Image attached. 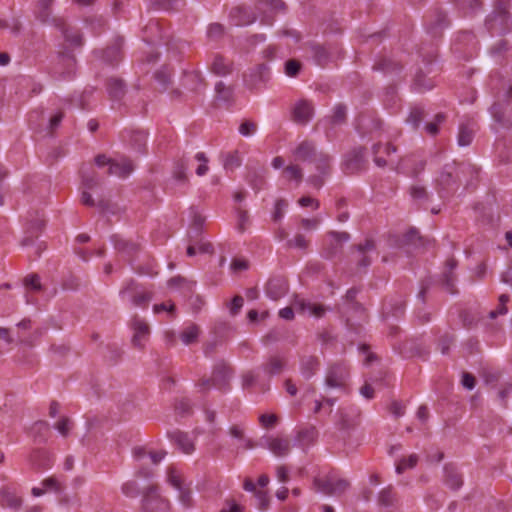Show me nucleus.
Segmentation results:
<instances>
[{
    "label": "nucleus",
    "mask_w": 512,
    "mask_h": 512,
    "mask_svg": "<svg viewBox=\"0 0 512 512\" xmlns=\"http://www.w3.org/2000/svg\"><path fill=\"white\" fill-rule=\"evenodd\" d=\"M291 155L296 163H307L314 167L315 173L307 178V183L319 190L325 183L332 171V157L318 150L316 143L312 140H303L291 150Z\"/></svg>",
    "instance_id": "nucleus-1"
},
{
    "label": "nucleus",
    "mask_w": 512,
    "mask_h": 512,
    "mask_svg": "<svg viewBox=\"0 0 512 512\" xmlns=\"http://www.w3.org/2000/svg\"><path fill=\"white\" fill-rule=\"evenodd\" d=\"M469 174L471 177L477 176V169L471 164H447L444 166L439 177L436 179V189L441 197H445L454 192L458 187V182L462 181V176Z\"/></svg>",
    "instance_id": "nucleus-2"
},
{
    "label": "nucleus",
    "mask_w": 512,
    "mask_h": 512,
    "mask_svg": "<svg viewBox=\"0 0 512 512\" xmlns=\"http://www.w3.org/2000/svg\"><path fill=\"white\" fill-rule=\"evenodd\" d=\"M295 311L300 314L322 317L325 314V308L321 304L312 303L305 298L295 296L291 307H285L279 311V316L285 320H292Z\"/></svg>",
    "instance_id": "nucleus-3"
},
{
    "label": "nucleus",
    "mask_w": 512,
    "mask_h": 512,
    "mask_svg": "<svg viewBox=\"0 0 512 512\" xmlns=\"http://www.w3.org/2000/svg\"><path fill=\"white\" fill-rule=\"evenodd\" d=\"M101 185L100 179L94 172L85 173L82 170V187L83 191L81 194V203L88 207H98L101 210H105L109 207V202L105 198L99 196L97 200H95L92 195L89 193L90 190H94L95 188Z\"/></svg>",
    "instance_id": "nucleus-4"
},
{
    "label": "nucleus",
    "mask_w": 512,
    "mask_h": 512,
    "mask_svg": "<svg viewBox=\"0 0 512 512\" xmlns=\"http://www.w3.org/2000/svg\"><path fill=\"white\" fill-rule=\"evenodd\" d=\"M307 52L312 61L320 67H325L341 57V49L331 44L323 45L311 42L307 47Z\"/></svg>",
    "instance_id": "nucleus-5"
},
{
    "label": "nucleus",
    "mask_w": 512,
    "mask_h": 512,
    "mask_svg": "<svg viewBox=\"0 0 512 512\" xmlns=\"http://www.w3.org/2000/svg\"><path fill=\"white\" fill-rule=\"evenodd\" d=\"M51 72L58 79H71L76 72V59L73 53L66 48L59 51Z\"/></svg>",
    "instance_id": "nucleus-6"
},
{
    "label": "nucleus",
    "mask_w": 512,
    "mask_h": 512,
    "mask_svg": "<svg viewBox=\"0 0 512 512\" xmlns=\"http://www.w3.org/2000/svg\"><path fill=\"white\" fill-rule=\"evenodd\" d=\"M50 25L60 32L67 47H82V33L76 27L71 26L63 17H54Z\"/></svg>",
    "instance_id": "nucleus-7"
},
{
    "label": "nucleus",
    "mask_w": 512,
    "mask_h": 512,
    "mask_svg": "<svg viewBox=\"0 0 512 512\" xmlns=\"http://www.w3.org/2000/svg\"><path fill=\"white\" fill-rule=\"evenodd\" d=\"M486 27L492 35H502L512 28L510 16L505 8H498L486 19Z\"/></svg>",
    "instance_id": "nucleus-8"
},
{
    "label": "nucleus",
    "mask_w": 512,
    "mask_h": 512,
    "mask_svg": "<svg viewBox=\"0 0 512 512\" xmlns=\"http://www.w3.org/2000/svg\"><path fill=\"white\" fill-rule=\"evenodd\" d=\"M366 168L365 148H354L344 156L342 169L346 174H357L366 170Z\"/></svg>",
    "instance_id": "nucleus-9"
},
{
    "label": "nucleus",
    "mask_w": 512,
    "mask_h": 512,
    "mask_svg": "<svg viewBox=\"0 0 512 512\" xmlns=\"http://www.w3.org/2000/svg\"><path fill=\"white\" fill-rule=\"evenodd\" d=\"M169 510V501L159 495L155 486H150L143 496L142 512H168Z\"/></svg>",
    "instance_id": "nucleus-10"
},
{
    "label": "nucleus",
    "mask_w": 512,
    "mask_h": 512,
    "mask_svg": "<svg viewBox=\"0 0 512 512\" xmlns=\"http://www.w3.org/2000/svg\"><path fill=\"white\" fill-rule=\"evenodd\" d=\"M326 238L324 257L331 259L341 251L342 245L350 240V234L347 232L329 231L326 234Z\"/></svg>",
    "instance_id": "nucleus-11"
},
{
    "label": "nucleus",
    "mask_w": 512,
    "mask_h": 512,
    "mask_svg": "<svg viewBox=\"0 0 512 512\" xmlns=\"http://www.w3.org/2000/svg\"><path fill=\"white\" fill-rule=\"evenodd\" d=\"M131 328L133 330L132 345L135 348L143 349L150 335L148 323L140 317L134 316L131 320Z\"/></svg>",
    "instance_id": "nucleus-12"
},
{
    "label": "nucleus",
    "mask_w": 512,
    "mask_h": 512,
    "mask_svg": "<svg viewBox=\"0 0 512 512\" xmlns=\"http://www.w3.org/2000/svg\"><path fill=\"white\" fill-rule=\"evenodd\" d=\"M349 371L344 363H336L332 365L326 375V385L330 388H342L348 378Z\"/></svg>",
    "instance_id": "nucleus-13"
},
{
    "label": "nucleus",
    "mask_w": 512,
    "mask_h": 512,
    "mask_svg": "<svg viewBox=\"0 0 512 512\" xmlns=\"http://www.w3.org/2000/svg\"><path fill=\"white\" fill-rule=\"evenodd\" d=\"M477 129L478 125L474 119L465 118L459 124V131L457 136L458 145L462 147L469 146L473 141Z\"/></svg>",
    "instance_id": "nucleus-14"
},
{
    "label": "nucleus",
    "mask_w": 512,
    "mask_h": 512,
    "mask_svg": "<svg viewBox=\"0 0 512 512\" xmlns=\"http://www.w3.org/2000/svg\"><path fill=\"white\" fill-rule=\"evenodd\" d=\"M126 294H132L131 302L138 307H146L148 302L152 299V295L149 292H136V282L134 280L127 282L121 289L120 296L125 297Z\"/></svg>",
    "instance_id": "nucleus-15"
},
{
    "label": "nucleus",
    "mask_w": 512,
    "mask_h": 512,
    "mask_svg": "<svg viewBox=\"0 0 512 512\" xmlns=\"http://www.w3.org/2000/svg\"><path fill=\"white\" fill-rule=\"evenodd\" d=\"M288 292V283L282 277H273L271 278L265 288V293L267 297L272 300H279L284 297Z\"/></svg>",
    "instance_id": "nucleus-16"
},
{
    "label": "nucleus",
    "mask_w": 512,
    "mask_h": 512,
    "mask_svg": "<svg viewBox=\"0 0 512 512\" xmlns=\"http://www.w3.org/2000/svg\"><path fill=\"white\" fill-rule=\"evenodd\" d=\"M270 72L269 67L265 64L257 65L245 77V83L249 88H256L260 84H264L269 80Z\"/></svg>",
    "instance_id": "nucleus-17"
},
{
    "label": "nucleus",
    "mask_w": 512,
    "mask_h": 512,
    "mask_svg": "<svg viewBox=\"0 0 512 512\" xmlns=\"http://www.w3.org/2000/svg\"><path fill=\"white\" fill-rule=\"evenodd\" d=\"M313 116V106L306 100L297 102L292 110V120L301 125H305Z\"/></svg>",
    "instance_id": "nucleus-18"
},
{
    "label": "nucleus",
    "mask_w": 512,
    "mask_h": 512,
    "mask_svg": "<svg viewBox=\"0 0 512 512\" xmlns=\"http://www.w3.org/2000/svg\"><path fill=\"white\" fill-rule=\"evenodd\" d=\"M231 375H232V369L226 362H224V361L217 362L214 365L213 371H212L213 386L218 387V388L225 386L228 383Z\"/></svg>",
    "instance_id": "nucleus-19"
},
{
    "label": "nucleus",
    "mask_w": 512,
    "mask_h": 512,
    "mask_svg": "<svg viewBox=\"0 0 512 512\" xmlns=\"http://www.w3.org/2000/svg\"><path fill=\"white\" fill-rule=\"evenodd\" d=\"M209 70L216 76L225 77L233 71V62L220 54H215L209 65Z\"/></svg>",
    "instance_id": "nucleus-20"
},
{
    "label": "nucleus",
    "mask_w": 512,
    "mask_h": 512,
    "mask_svg": "<svg viewBox=\"0 0 512 512\" xmlns=\"http://www.w3.org/2000/svg\"><path fill=\"white\" fill-rule=\"evenodd\" d=\"M493 119L501 125V127L512 130V107L504 109L501 103H494L490 108Z\"/></svg>",
    "instance_id": "nucleus-21"
},
{
    "label": "nucleus",
    "mask_w": 512,
    "mask_h": 512,
    "mask_svg": "<svg viewBox=\"0 0 512 512\" xmlns=\"http://www.w3.org/2000/svg\"><path fill=\"white\" fill-rule=\"evenodd\" d=\"M287 365V359L284 356L273 355L270 356L265 363L262 364L261 369L269 377L281 374Z\"/></svg>",
    "instance_id": "nucleus-22"
},
{
    "label": "nucleus",
    "mask_w": 512,
    "mask_h": 512,
    "mask_svg": "<svg viewBox=\"0 0 512 512\" xmlns=\"http://www.w3.org/2000/svg\"><path fill=\"white\" fill-rule=\"evenodd\" d=\"M111 241L114 244V248L129 257L134 256L140 250V244L129 239H125L120 235H113Z\"/></svg>",
    "instance_id": "nucleus-23"
},
{
    "label": "nucleus",
    "mask_w": 512,
    "mask_h": 512,
    "mask_svg": "<svg viewBox=\"0 0 512 512\" xmlns=\"http://www.w3.org/2000/svg\"><path fill=\"white\" fill-rule=\"evenodd\" d=\"M122 45L123 38H116L110 46L101 52L103 60L112 65L119 63L122 59Z\"/></svg>",
    "instance_id": "nucleus-24"
},
{
    "label": "nucleus",
    "mask_w": 512,
    "mask_h": 512,
    "mask_svg": "<svg viewBox=\"0 0 512 512\" xmlns=\"http://www.w3.org/2000/svg\"><path fill=\"white\" fill-rule=\"evenodd\" d=\"M168 436L183 453L190 454L194 451V442L190 439L187 433L175 430L169 432Z\"/></svg>",
    "instance_id": "nucleus-25"
},
{
    "label": "nucleus",
    "mask_w": 512,
    "mask_h": 512,
    "mask_svg": "<svg viewBox=\"0 0 512 512\" xmlns=\"http://www.w3.org/2000/svg\"><path fill=\"white\" fill-rule=\"evenodd\" d=\"M134 164L128 158H122L119 161L114 160L108 169V175H115L119 178H126L134 171Z\"/></svg>",
    "instance_id": "nucleus-26"
},
{
    "label": "nucleus",
    "mask_w": 512,
    "mask_h": 512,
    "mask_svg": "<svg viewBox=\"0 0 512 512\" xmlns=\"http://www.w3.org/2000/svg\"><path fill=\"white\" fill-rule=\"evenodd\" d=\"M55 0H36L35 4V16L36 18L44 23L51 24L52 19V7Z\"/></svg>",
    "instance_id": "nucleus-27"
},
{
    "label": "nucleus",
    "mask_w": 512,
    "mask_h": 512,
    "mask_svg": "<svg viewBox=\"0 0 512 512\" xmlns=\"http://www.w3.org/2000/svg\"><path fill=\"white\" fill-rule=\"evenodd\" d=\"M448 25L449 21L447 19L446 13L440 9H436L426 23L428 31L434 36H436L438 30H443L444 28L448 27Z\"/></svg>",
    "instance_id": "nucleus-28"
},
{
    "label": "nucleus",
    "mask_w": 512,
    "mask_h": 512,
    "mask_svg": "<svg viewBox=\"0 0 512 512\" xmlns=\"http://www.w3.org/2000/svg\"><path fill=\"white\" fill-rule=\"evenodd\" d=\"M205 80L200 72H186L183 78V86L190 91L200 93L205 87Z\"/></svg>",
    "instance_id": "nucleus-29"
},
{
    "label": "nucleus",
    "mask_w": 512,
    "mask_h": 512,
    "mask_svg": "<svg viewBox=\"0 0 512 512\" xmlns=\"http://www.w3.org/2000/svg\"><path fill=\"white\" fill-rule=\"evenodd\" d=\"M444 483L452 490H458L463 485L462 475L452 464L444 466Z\"/></svg>",
    "instance_id": "nucleus-30"
},
{
    "label": "nucleus",
    "mask_w": 512,
    "mask_h": 512,
    "mask_svg": "<svg viewBox=\"0 0 512 512\" xmlns=\"http://www.w3.org/2000/svg\"><path fill=\"white\" fill-rule=\"evenodd\" d=\"M266 446L276 456H286L290 451V441L286 438L269 437L266 439Z\"/></svg>",
    "instance_id": "nucleus-31"
},
{
    "label": "nucleus",
    "mask_w": 512,
    "mask_h": 512,
    "mask_svg": "<svg viewBox=\"0 0 512 512\" xmlns=\"http://www.w3.org/2000/svg\"><path fill=\"white\" fill-rule=\"evenodd\" d=\"M317 435L318 433L315 427L301 429L295 437V445L306 450L309 446L315 443Z\"/></svg>",
    "instance_id": "nucleus-32"
},
{
    "label": "nucleus",
    "mask_w": 512,
    "mask_h": 512,
    "mask_svg": "<svg viewBox=\"0 0 512 512\" xmlns=\"http://www.w3.org/2000/svg\"><path fill=\"white\" fill-rule=\"evenodd\" d=\"M382 122L379 119L361 117L359 129L363 130L362 134L370 133L372 138H378L381 135Z\"/></svg>",
    "instance_id": "nucleus-33"
},
{
    "label": "nucleus",
    "mask_w": 512,
    "mask_h": 512,
    "mask_svg": "<svg viewBox=\"0 0 512 512\" xmlns=\"http://www.w3.org/2000/svg\"><path fill=\"white\" fill-rule=\"evenodd\" d=\"M107 92L112 100H121L126 93V85L119 78H109L106 83Z\"/></svg>",
    "instance_id": "nucleus-34"
},
{
    "label": "nucleus",
    "mask_w": 512,
    "mask_h": 512,
    "mask_svg": "<svg viewBox=\"0 0 512 512\" xmlns=\"http://www.w3.org/2000/svg\"><path fill=\"white\" fill-rule=\"evenodd\" d=\"M360 254L361 258L358 260V267L366 269L371 265V259L366 254L370 251L375 250V242L372 239H366L363 244L353 246Z\"/></svg>",
    "instance_id": "nucleus-35"
},
{
    "label": "nucleus",
    "mask_w": 512,
    "mask_h": 512,
    "mask_svg": "<svg viewBox=\"0 0 512 512\" xmlns=\"http://www.w3.org/2000/svg\"><path fill=\"white\" fill-rule=\"evenodd\" d=\"M230 16L236 26H245L252 24L256 20V15L250 13L246 8L236 7L234 8Z\"/></svg>",
    "instance_id": "nucleus-36"
},
{
    "label": "nucleus",
    "mask_w": 512,
    "mask_h": 512,
    "mask_svg": "<svg viewBox=\"0 0 512 512\" xmlns=\"http://www.w3.org/2000/svg\"><path fill=\"white\" fill-rule=\"evenodd\" d=\"M320 363L315 356H304L300 362V371L304 378L310 379L319 369Z\"/></svg>",
    "instance_id": "nucleus-37"
},
{
    "label": "nucleus",
    "mask_w": 512,
    "mask_h": 512,
    "mask_svg": "<svg viewBox=\"0 0 512 512\" xmlns=\"http://www.w3.org/2000/svg\"><path fill=\"white\" fill-rule=\"evenodd\" d=\"M457 262L455 259H449L446 262L447 271L443 273L442 283L447 291L451 294L456 293L455 289V275L453 270L456 268Z\"/></svg>",
    "instance_id": "nucleus-38"
},
{
    "label": "nucleus",
    "mask_w": 512,
    "mask_h": 512,
    "mask_svg": "<svg viewBox=\"0 0 512 512\" xmlns=\"http://www.w3.org/2000/svg\"><path fill=\"white\" fill-rule=\"evenodd\" d=\"M30 458L33 465L40 469H47L52 465V457L50 453L43 449L34 450L31 453Z\"/></svg>",
    "instance_id": "nucleus-39"
},
{
    "label": "nucleus",
    "mask_w": 512,
    "mask_h": 512,
    "mask_svg": "<svg viewBox=\"0 0 512 512\" xmlns=\"http://www.w3.org/2000/svg\"><path fill=\"white\" fill-rule=\"evenodd\" d=\"M45 226V220L44 219H35L30 222L28 233L29 235L25 236L22 241L21 245L23 247L31 246L34 244V237L37 236V234L44 228Z\"/></svg>",
    "instance_id": "nucleus-40"
},
{
    "label": "nucleus",
    "mask_w": 512,
    "mask_h": 512,
    "mask_svg": "<svg viewBox=\"0 0 512 512\" xmlns=\"http://www.w3.org/2000/svg\"><path fill=\"white\" fill-rule=\"evenodd\" d=\"M282 173H283V176L288 181H294L297 186L300 185V183L303 181V178H304L303 169L296 162L290 163L289 165H287L283 169Z\"/></svg>",
    "instance_id": "nucleus-41"
},
{
    "label": "nucleus",
    "mask_w": 512,
    "mask_h": 512,
    "mask_svg": "<svg viewBox=\"0 0 512 512\" xmlns=\"http://www.w3.org/2000/svg\"><path fill=\"white\" fill-rule=\"evenodd\" d=\"M339 420L338 425L341 429H350L355 426L356 410L353 408H340L338 410Z\"/></svg>",
    "instance_id": "nucleus-42"
},
{
    "label": "nucleus",
    "mask_w": 512,
    "mask_h": 512,
    "mask_svg": "<svg viewBox=\"0 0 512 512\" xmlns=\"http://www.w3.org/2000/svg\"><path fill=\"white\" fill-rule=\"evenodd\" d=\"M22 498L17 496L14 492L3 489L1 491V505L9 507L13 510H19L22 506Z\"/></svg>",
    "instance_id": "nucleus-43"
},
{
    "label": "nucleus",
    "mask_w": 512,
    "mask_h": 512,
    "mask_svg": "<svg viewBox=\"0 0 512 512\" xmlns=\"http://www.w3.org/2000/svg\"><path fill=\"white\" fill-rule=\"evenodd\" d=\"M221 159L225 170L233 171L240 167L242 159L238 151H231L221 154Z\"/></svg>",
    "instance_id": "nucleus-44"
},
{
    "label": "nucleus",
    "mask_w": 512,
    "mask_h": 512,
    "mask_svg": "<svg viewBox=\"0 0 512 512\" xmlns=\"http://www.w3.org/2000/svg\"><path fill=\"white\" fill-rule=\"evenodd\" d=\"M382 149L386 155H390L391 153L396 152V148L394 146L386 145L383 147L380 143L374 144L372 151L374 154V162L378 167H385L387 165L386 160L382 156H379V153Z\"/></svg>",
    "instance_id": "nucleus-45"
},
{
    "label": "nucleus",
    "mask_w": 512,
    "mask_h": 512,
    "mask_svg": "<svg viewBox=\"0 0 512 512\" xmlns=\"http://www.w3.org/2000/svg\"><path fill=\"white\" fill-rule=\"evenodd\" d=\"M229 435L234 439H237L239 442L243 444V448L251 449L253 448V443L250 439L245 437V429L238 424H234L229 428Z\"/></svg>",
    "instance_id": "nucleus-46"
},
{
    "label": "nucleus",
    "mask_w": 512,
    "mask_h": 512,
    "mask_svg": "<svg viewBox=\"0 0 512 512\" xmlns=\"http://www.w3.org/2000/svg\"><path fill=\"white\" fill-rule=\"evenodd\" d=\"M199 332V327L191 324L180 333V339L185 345H190L197 341Z\"/></svg>",
    "instance_id": "nucleus-47"
},
{
    "label": "nucleus",
    "mask_w": 512,
    "mask_h": 512,
    "mask_svg": "<svg viewBox=\"0 0 512 512\" xmlns=\"http://www.w3.org/2000/svg\"><path fill=\"white\" fill-rule=\"evenodd\" d=\"M131 146L141 152L146 146L147 134L144 131H132L129 133Z\"/></svg>",
    "instance_id": "nucleus-48"
},
{
    "label": "nucleus",
    "mask_w": 512,
    "mask_h": 512,
    "mask_svg": "<svg viewBox=\"0 0 512 512\" xmlns=\"http://www.w3.org/2000/svg\"><path fill=\"white\" fill-rule=\"evenodd\" d=\"M418 460H419V457L417 454H411L409 455L408 457H403L401 458L397 463H396V473L397 474H402L404 473L407 469H412L414 468L417 463H418Z\"/></svg>",
    "instance_id": "nucleus-49"
},
{
    "label": "nucleus",
    "mask_w": 512,
    "mask_h": 512,
    "mask_svg": "<svg viewBox=\"0 0 512 512\" xmlns=\"http://www.w3.org/2000/svg\"><path fill=\"white\" fill-rule=\"evenodd\" d=\"M50 427L46 421H37L31 428L32 435L40 442L45 441L49 433Z\"/></svg>",
    "instance_id": "nucleus-50"
},
{
    "label": "nucleus",
    "mask_w": 512,
    "mask_h": 512,
    "mask_svg": "<svg viewBox=\"0 0 512 512\" xmlns=\"http://www.w3.org/2000/svg\"><path fill=\"white\" fill-rule=\"evenodd\" d=\"M425 112L421 106H414L411 108L410 113L406 119L414 129H417L424 118Z\"/></svg>",
    "instance_id": "nucleus-51"
},
{
    "label": "nucleus",
    "mask_w": 512,
    "mask_h": 512,
    "mask_svg": "<svg viewBox=\"0 0 512 512\" xmlns=\"http://www.w3.org/2000/svg\"><path fill=\"white\" fill-rule=\"evenodd\" d=\"M269 8L271 12L278 13L285 10V3L282 0H258V10Z\"/></svg>",
    "instance_id": "nucleus-52"
},
{
    "label": "nucleus",
    "mask_w": 512,
    "mask_h": 512,
    "mask_svg": "<svg viewBox=\"0 0 512 512\" xmlns=\"http://www.w3.org/2000/svg\"><path fill=\"white\" fill-rule=\"evenodd\" d=\"M188 170V162L186 159L182 158L178 162H176L174 170H173V177L182 183L187 182V175L186 172Z\"/></svg>",
    "instance_id": "nucleus-53"
},
{
    "label": "nucleus",
    "mask_w": 512,
    "mask_h": 512,
    "mask_svg": "<svg viewBox=\"0 0 512 512\" xmlns=\"http://www.w3.org/2000/svg\"><path fill=\"white\" fill-rule=\"evenodd\" d=\"M395 501V493L391 486L384 488L380 491L378 496V502L380 505L389 507L394 504Z\"/></svg>",
    "instance_id": "nucleus-54"
},
{
    "label": "nucleus",
    "mask_w": 512,
    "mask_h": 512,
    "mask_svg": "<svg viewBox=\"0 0 512 512\" xmlns=\"http://www.w3.org/2000/svg\"><path fill=\"white\" fill-rule=\"evenodd\" d=\"M215 93L216 98L224 102L230 101L233 94L232 89L230 87L225 86V84L222 81L216 83Z\"/></svg>",
    "instance_id": "nucleus-55"
},
{
    "label": "nucleus",
    "mask_w": 512,
    "mask_h": 512,
    "mask_svg": "<svg viewBox=\"0 0 512 512\" xmlns=\"http://www.w3.org/2000/svg\"><path fill=\"white\" fill-rule=\"evenodd\" d=\"M433 87V83L431 79H426V77L419 72L415 75L414 78V88L419 92H424L430 90Z\"/></svg>",
    "instance_id": "nucleus-56"
},
{
    "label": "nucleus",
    "mask_w": 512,
    "mask_h": 512,
    "mask_svg": "<svg viewBox=\"0 0 512 512\" xmlns=\"http://www.w3.org/2000/svg\"><path fill=\"white\" fill-rule=\"evenodd\" d=\"M224 26L219 23H212L207 30V37L212 41H218L224 35Z\"/></svg>",
    "instance_id": "nucleus-57"
},
{
    "label": "nucleus",
    "mask_w": 512,
    "mask_h": 512,
    "mask_svg": "<svg viewBox=\"0 0 512 512\" xmlns=\"http://www.w3.org/2000/svg\"><path fill=\"white\" fill-rule=\"evenodd\" d=\"M332 480L333 478H315L314 479V486L319 492H322L326 495H332Z\"/></svg>",
    "instance_id": "nucleus-58"
},
{
    "label": "nucleus",
    "mask_w": 512,
    "mask_h": 512,
    "mask_svg": "<svg viewBox=\"0 0 512 512\" xmlns=\"http://www.w3.org/2000/svg\"><path fill=\"white\" fill-rule=\"evenodd\" d=\"M376 68L384 72H394L401 70V65L392 59H382L376 64Z\"/></svg>",
    "instance_id": "nucleus-59"
},
{
    "label": "nucleus",
    "mask_w": 512,
    "mask_h": 512,
    "mask_svg": "<svg viewBox=\"0 0 512 512\" xmlns=\"http://www.w3.org/2000/svg\"><path fill=\"white\" fill-rule=\"evenodd\" d=\"M288 206V203L284 199H278L275 202L274 211L272 213V220L274 222H279L284 217L285 210Z\"/></svg>",
    "instance_id": "nucleus-60"
},
{
    "label": "nucleus",
    "mask_w": 512,
    "mask_h": 512,
    "mask_svg": "<svg viewBox=\"0 0 512 512\" xmlns=\"http://www.w3.org/2000/svg\"><path fill=\"white\" fill-rule=\"evenodd\" d=\"M250 225V218L248 212L246 210H237V229L239 232L243 233L246 231L247 227Z\"/></svg>",
    "instance_id": "nucleus-61"
},
{
    "label": "nucleus",
    "mask_w": 512,
    "mask_h": 512,
    "mask_svg": "<svg viewBox=\"0 0 512 512\" xmlns=\"http://www.w3.org/2000/svg\"><path fill=\"white\" fill-rule=\"evenodd\" d=\"M122 493L130 498H135L139 495V487L136 481L130 480L122 485Z\"/></svg>",
    "instance_id": "nucleus-62"
},
{
    "label": "nucleus",
    "mask_w": 512,
    "mask_h": 512,
    "mask_svg": "<svg viewBox=\"0 0 512 512\" xmlns=\"http://www.w3.org/2000/svg\"><path fill=\"white\" fill-rule=\"evenodd\" d=\"M445 120V115L442 113H439L435 116L434 121L427 123L425 125V129L428 134L431 136H435L439 131V125Z\"/></svg>",
    "instance_id": "nucleus-63"
},
{
    "label": "nucleus",
    "mask_w": 512,
    "mask_h": 512,
    "mask_svg": "<svg viewBox=\"0 0 512 512\" xmlns=\"http://www.w3.org/2000/svg\"><path fill=\"white\" fill-rule=\"evenodd\" d=\"M301 70V63L295 59L285 63V73L289 77H296Z\"/></svg>",
    "instance_id": "nucleus-64"
}]
</instances>
